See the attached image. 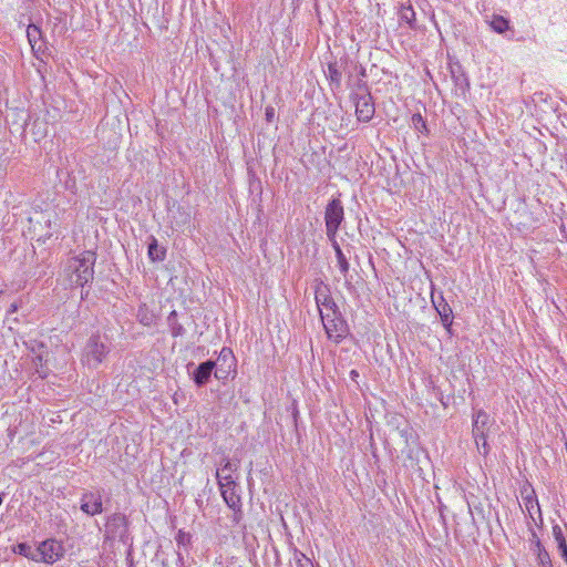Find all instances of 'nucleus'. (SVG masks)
<instances>
[{
    "mask_svg": "<svg viewBox=\"0 0 567 567\" xmlns=\"http://www.w3.org/2000/svg\"><path fill=\"white\" fill-rule=\"evenodd\" d=\"M489 423L491 420L486 412L480 410L474 414L472 433L480 454L484 456L489 453L487 443Z\"/></svg>",
    "mask_w": 567,
    "mask_h": 567,
    "instance_id": "4",
    "label": "nucleus"
},
{
    "mask_svg": "<svg viewBox=\"0 0 567 567\" xmlns=\"http://www.w3.org/2000/svg\"><path fill=\"white\" fill-rule=\"evenodd\" d=\"M328 70H329V74H330L331 80L338 82L340 80V78H341V74L337 70V68L334 65L330 64Z\"/></svg>",
    "mask_w": 567,
    "mask_h": 567,
    "instance_id": "27",
    "label": "nucleus"
},
{
    "mask_svg": "<svg viewBox=\"0 0 567 567\" xmlns=\"http://www.w3.org/2000/svg\"><path fill=\"white\" fill-rule=\"evenodd\" d=\"M138 320L144 326H151L153 323V316L144 311L143 308L138 310Z\"/></svg>",
    "mask_w": 567,
    "mask_h": 567,
    "instance_id": "23",
    "label": "nucleus"
},
{
    "mask_svg": "<svg viewBox=\"0 0 567 567\" xmlns=\"http://www.w3.org/2000/svg\"><path fill=\"white\" fill-rule=\"evenodd\" d=\"M296 563L298 567H312L311 561L302 553L296 554Z\"/></svg>",
    "mask_w": 567,
    "mask_h": 567,
    "instance_id": "25",
    "label": "nucleus"
},
{
    "mask_svg": "<svg viewBox=\"0 0 567 567\" xmlns=\"http://www.w3.org/2000/svg\"><path fill=\"white\" fill-rule=\"evenodd\" d=\"M218 480V485L220 488L221 496L227 504V506L233 509V520L235 523H239L243 518L241 511V499L239 494L236 491V484L233 477L229 474L223 475L219 472L216 474Z\"/></svg>",
    "mask_w": 567,
    "mask_h": 567,
    "instance_id": "2",
    "label": "nucleus"
},
{
    "mask_svg": "<svg viewBox=\"0 0 567 567\" xmlns=\"http://www.w3.org/2000/svg\"><path fill=\"white\" fill-rule=\"evenodd\" d=\"M553 536H554L555 540L557 542V545L566 543L563 528L558 524L553 526Z\"/></svg>",
    "mask_w": 567,
    "mask_h": 567,
    "instance_id": "22",
    "label": "nucleus"
},
{
    "mask_svg": "<svg viewBox=\"0 0 567 567\" xmlns=\"http://www.w3.org/2000/svg\"><path fill=\"white\" fill-rule=\"evenodd\" d=\"M557 546H558V550L560 551L561 557L564 558V560L567 564V543H563Z\"/></svg>",
    "mask_w": 567,
    "mask_h": 567,
    "instance_id": "29",
    "label": "nucleus"
},
{
    "mask_svg": "<svg viewBox=\"0 0 567 567\" xmlns=\"http://www.w3.org/2000/svg\"><path fill=\"white\" fill-rule=\"evenodd\" d=\"M215 377H216V379H221V378H224L223 375H220V374H219V371H218V370H217V371H215Z\"/></svg>",
    "mask_w": 567,
    "mask_h": 567,
    "instance_id": "33",
    "label": "nucleus"
},
{
    "mask_svg": "<svg viewBox=\"0 0 567 567\" xmlns=\"http://www.w3.org/2000/svg\"><path fill=\"white\" fill-rule=\"evenodd\" d=\"M64 549L61 543L54 539L42 542L32 553V560L53 564L63 556Z\"/></svg>",
    "mask_w": 567,
    "mask_h": 567,
    "instance_id": "6",
    "label": "nucleus"
},
{
    "mask_svg": "<svg viewBox=\"0 0 567 567\" xmlns=\"http://www.w3.org/2000/svg\"><path fill=\"white\" fill-rule=\"evenodd\" d=\"M38 373L41 375V378H44L47 375V372L45 371H40L38 370Z\"/></svg>",
    "mask_w": 567,
    "mask_h": 567,
    "instance_id": "32",
    "label": "nucleus"
},
{
    "mask_svg": "<svg viewBox=\"0 0 567 567\" xmlns=\"http://www.w3.org/2000/svg\"><path fill=\"white\" fill-rule=\"evenodd\" d=\"M489 25L495 32L503 33L508 29V21L502 16H493Z\"/></svg>",
    "mask_w": 567,
    "mask_h": 567,
    "instance_id": "18",
    "label": "nucleus"
},
{
    "mask_svg": "<svg viewBox=\"0 0 567 567\" xmlns=\"http://www.w3.org/2000/svg\"><path fill=\"white\" fill-rule=\"evenodd\" d=\"M412 122L415 126L416 130L419 131H425L426 130V124H425V121L423 120V117L421 116V114H414L412 116Z\"/></svg>",
    "mask_w": 567,
    "mask_h": 567,
    "instance_id": "24",
    "label": "nucleus"
},
{
    "mask_svg": "<svg viewBox=\"0 0 567 567\" xmlns=\"http://www.w3.org/2000/svg\"><path fill=\"white\" fill-rule=\"evenodd\" d=\"M230 357L231 358V351L229 349H223L221 352H220V357L219 358H223L224 360L226 358Z\"/></svg>",
    "mask_w": 567,
    "mask_h": 567,
    "instance_id": "30",
    "label": "nucleus"
},
{
    "mask_svg": "<svg viewBox=\"0 0 567 567\" xmlns=\"http://www.w3.org/2000/svg\"><path fill=\"white\" fill-rule=\"evenodd\" d=\"M109 346L102 340V337L96 333L92 334L84 348L83 362L92 369H96L109 354Z\"/></svg>",
    "mask_w": 567,
    "mask_h": 567,
    "instance_id": "3",
    "label": "nucleus"
},
{
    "mask_svg": "<svg viewBox=\"0 0 567 567\" xmlns=\"http://www.w3.org/2000/svg\"><path fill=\"white\" fill-rule=\"evenodd\" d=\"M81 511L94 516L103 512L102 496L92 492L84 493L81 498Z\"/></svg>",
    "mask_w": 567,
    "mask_h": 567,
    "instance_id": "10",
    "label": "nucleus"
},
{
    "mask_svg": "<svg viewBox=\"0 0 567 567\" xmlns=\"http://www.w3.org/2000/svg\"><path fill=\"white\" fill-rule=\"evenodd\" d=\"M316 302L321 318L332 317L337 312V305L329 295L326 286H318L316 289Z\"/></svg>",
    "mask_w": 567,
    "mask_h": 567,
    "instance_id": "9",
    "label": "nucleus"
},
{
    "mask_svg": "<svg viewBox=\"0 0 567 567\" xmlns=\"http://www.w3.org/2000/svg\"><path fill=\"white\" fill-rule=\"evenodd\" d=\"M537 560L539 567H553L551 559L547 550L542 546L540 542H537Z\"/></svg>",
    "mask_w": 567,
    "mask_h": 567,
    "instance_id": "17",
    "label": "nucleus"
},
{
    "mask_svg": "<svg viewBox=\"0 0 567 567\" xmlns=\"http://www.w3.org/2000/svg\"><path fill=\"white\" fill-rule=\"evenodd\" d=\"M18 549H19V554L32 559V553L34 550L33 548H31L30 546H28L25 544H20L18 546Z\"/></svg>",
    "mask_w": 567,
    "mask_h": 567,
    "instance_id": "26",
    "label": "nucleus"
},
{
    "mask_svg": "<svg viewBox=\"0 0 567 567\" xmlns=\"http://www.w3.org/2000/svg\"><path fill=\"white\" fill-rule=\"evenodd\" d=\"M96 257L93 251L86 250L79 256L72 257L68 260L65 272L72 285L83 287L85 284L93 279L94 264Z\"/></svg>",
    "mask_w": 567,
    "mask_h": 567,
    "instance_id": "1",
    "label": "nucleus"
},
{
    "mask_svg": "<svg viewBox=\"0 0 567 567\" xmlns=\"http://www.w3.org/2000/svg\"><path fill=\"white\" fill-rule=\"evenodd\" d=\"M355 105V114L359 121L368 122L374 114V104L372 96L365 87H359V91L353 95Z\"/></svg>",
    "mask_w": 567,
    "mask_h": 567,
    "instance_id": "7",
    "label": "nucleus"
},
{
    "mask_svg": "<svg viewBox=\"0 0 567 567\" xmlns=\"http://www.w3.org/2000/svg\"><path fill=\"white\" fill-rule=\"evenodd\" d=\"M237 470V466L233 464L229 460H225L224 465L221 468H218L216 474L219 472V474L227 475L229 474L231 476L233 472Z\"/></svg>",
    "mask_w": 567,
    "mask_h": 567,
    "instance_id": "21",
    "label": "nucleus"
},
{
    "mask_svg": "<svg viewBox=\"0 0 567 567\" xmlns=\"http://www.w3.org/2000/svg\"><path fill=\"white\" fill-rule=\"evenodd\" d=\"M343 218L344 210L341 202L339 199H332L324 210L326 233L329 239L336 238Z\"/></svg>",
    "mask_w": 567,
    "mask_h": 567,
    "instance_id": "5",
    "label": "nucleus"
},
{
    "mask_svg": "<svg viewBox=\"0 0 567 567\" xmlns=\"http://www.w3.org/2000/svg\"><path fill=\"white\" fill-rule=\"evenodd\" d=\"M166 255V250L163 247H159L157 240L153 237L152 241L148 245V257L152 261H162L164 260Z\"/></svg>",
    "mask_w": 567,
    "mask_h": 567,
    "instance_id": "16",
    "label": "nucleus"
},
{
    "mask_svg": "<svg viewBox=\"0 0 567 567\" xmlns=\"http://www.w3.org/2000/svg\"><path fill=\"white\" fill-rule=\"evenodd\" d=\"M350 377L353 381H357V378L359 377V373L357 370H351Z\"/></svg>",
    "mask_w": 567,
    "mask_h": 567,
    "instance_id": "31",
    "label": "nucleus"
},
{
    "mask_svg": "<svg viewBox=\"0 0 567 567\" xmlns=\"http://www.w3.org/2000/svg\"><path fill=\"white\" fill-rule=\"evenodd\" d=\"M265 115H266V121L268 123H271L276 116V111H275V107L272 106H267L266 107V112H265Z\"/></svg>",
    "mask_w": 567,
    "mask_h": 567,
    "instance_id": "28",
    "label": "nucleus"
},
{
    "mask_svg": "<svg viewBox=\"0 0 567 567\" xmlns=\"http://www.w3.org/2000/svg\"><path fill=\"white\" fill-rule=\"evenodd\" d=\"M326 333L330 340L340 342L348 332V327L344 320H342L338 313L332 317L321 318Z\"/></svg>",
    "mask_w": 567,
    "mask_h": 567,
    "instance_id": "8",
    "label": "nucleus"
},
{
    "mask_svg": "<svg viewBox=\"0 0 567 567\" xmlns=\"http://www.w3.org/2000/svg\"><path fill=\"white\" fill-rule=\"evenodd\" d=\"M126 517L121 513H115L110 516L105 525L107 537H122L126 532Z\"/></svg>",
    "mask_w": 567,
    "mask_h": 567,
    "instance_id": "11",
    "label": "nucleus"
},
{
    "mask_svg": "<svg viewBox=\"0 0 567 567\" xmlns=\"http://www.w3.org/2000/svg\"><path fill=\"white\" fill-rule=\"evenodd\" d=\"M431 297H432V302H433L436 311L439 312L444 327L446 328L447 331H450L451 330V326H452V317H453L452 308L445 301L443 296H440L439 300L434 299V295L433 293H432Z\"/></svg>",
    "mask_w": 567,
    "mask_h": 567,
    "instance_id": "12",
    "label": "nucleus"
},
{
    "mask_svg": "<svg viewBox=\"0 0 567 567\" xmlns=\"http://www.w3.org/2000/svg\"><path fill=\"white\" fill-rule=\"evenodd\" d=\"M40 217H41L40 219L35 220V225L33 226V234H34V236H38V240H45L47 238H50L52 236L51 231H45L44 234H41L37 230V225L40 224L41 220H43L44 223L48 224V227L50 228L51 219L45 214H41Z\"/></svg>",
    "mask_w": 567,
    "mask_h": 567,
    "instance_id": "19",
    "label": "nucleus"
},
{
    "mask_svg": "<svg viewBox=\"0 0 567 567\" xmlns=\"http://www.w3.org/2000/svg\"><path fill=\"white\" fill-rule=\"evenodd\" d=\"M29 221H30L31 224H33V223H34V218H33V217H31V218L29 219Z\"/></svg>",
    "mask_w": 567,
    "mask_h": 567,
    "instance_id": "35",
    "label": "nucleus"
},
{
    "mask_svg": "<svg viewBox=\"0 0 567 567\" xmlns=\"http://www.w3.org/2000/svg\"><path fill=\"white\" fill-rule=\"evenodd\" d=\"M329 240L331 241V245L336 251L337 261H338L340 271L342 272V275H347V272L349 271V262H348L344 254L342 252L336 238L329 239Z\"/></svg>",
    "mask_w": 567,
    "mask_h": 567,
    "instance_id": "15",
    "label": "nucleus"
},
{
    "mask_svg": "<svg viewBox=\"0 0 567 567\" xmlns=\"http://www.w3.org/2000/svg\"><path fill=\"white\" fill-rule=\"evenodd\" d=\"M522 497H523L524 506L533 519H534L535 513L540 515V507H539L538 501L535 496L534 489L524 488L522 491Z\"/></svg>",
    "mask_w": 567,
    "mask_h": 567,
    "instance_id": "13",
    "label": "nucleus"
},
{
    "mask_svg": "<svg viewBox=\"0 0 567 567\" xmlns=\"http://www.w3.org/2000/svg\"><path fill=\"white\" fill-rule=\"evenodd\" d=\"M215 368V362L206 361L198 365L194 373V381L197 385H204L209 380L212 372Z\"/></svg>",
    "mask_w": 567,
    "mask_h": 567,
    "instance_id": "14",
    "label": "nucleus"
},
{
    "mask_svg": "<svg viewBox=\"0 0 567 567\" xmlns=\"http://www.w3.org/2000/svg\"><path fill=\"white\" fill-rule=\"evenodd\" d=\"M27 37L32 49H35L37 42L41 37V31L37 25L30 24L27 29Z\"/></svg>",
    "mask_w": 567,
    "mask_h": 567,
    "instance_id": "20",
    "label": "nucleus"
},
{
    "mask_svg": "<svg viewBox=\"0 0 567 567\" xmlns=\"http://www.w3.org/2000/svg\"><path fill=\"white\" fill-rule=\"evenodd\" d=\"M37 360H38L39 362H41V361H42V357H41V355H38V357H37Z\"/></svg>",
    "mask_w": 567,
    "mask_h": 567,
    "instance_id": "34",
    "label": "nucleus"
}]
</instances>
